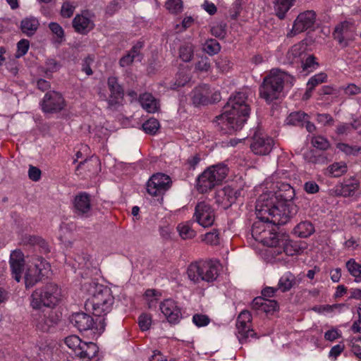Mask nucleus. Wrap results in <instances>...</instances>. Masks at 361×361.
<instances>
[{
	"label": "nucleus",
	"instance_id": "obj_17",
	"mask_svg": "<svg viewBox=\"0 0 361 361\" xmlns=\"http://www.w3.org/2000/svg\"><path fill=\"white\" fill-rule=\"evenodd\" d=\"M213 97L212 91L208 85L204 84L196 87L191 92L192 103L197 105H206L219 99V94L215 93Z\"/></svg>",
	"mask_w": 361,
	"mask_h": 361
},
{
	"label": "nucleus",
	"instance_id": "obj_19",
	"mask_svg": "<svg viewBox=\"0 0 361 361\" xmlns=\"http://www.w3.org/2000/svg\"><path fill=\"white\" fill-rule=\"evenodd\" d=\"M73 27L80 34H86L94 27L93 16L88 11L77 14L73 20Z\"/></svg>",
	"mask_w": 361,
	"mask_h": 361
},
{
	"label": "nucleus",
	"instance_id": "obj_10",
	"mask_svg": "<svg viewBox=\"0 0 361 361\" xmlns=\"http://www.w3.org/2000/svg\"><path fill=\"white\" fill-rule=\"evenodd\" d=\"M251 321L252 316L248 311H242L238 315L236 322L237 337L241 343L247 342L250 338H254L256 335L254 330L251 329Z\"/></svg>",
	"mask_w": 361,
	"mask_h": 361
},
{
	"label": "nucleus",
	"instance_id": "obj_40",
	"mask_svg": "<svg viewBox=\"0 0 361 361\" xmlns=\"http://www.w3.org/2000/svg\"><path fill=\"white\" fill-rule=\"evenodd\" d=\"M308 115L304 112H293L291 113L286 119V123L288 125L299 126L303 125L306 119H308Z\"/></svg>",
	"mask_w": 361,
	"mask_h": 361
},
{
	"label": "nucleus",
	"instance_id": "obj_48",
	"mask_svg": "<svg viewBox=\"0 0 361 361\" xmlns=\"http://www.w3.org/2000/svg\"><path fill=\"white\" fill-rule=\"evenodd\" d=\"M210 67L209 59L207 56H202L195 63V69L198 72H207Z\"/></svg>",
	"mask_w": 361,
	"mask_h": 361
},
{
	"label": "nucleus",
	"instance_id": "obj_32",
	"mask_svg": "<svg viewBox=\"0 0 361 361\" xmlns=\"http://www.w3.org/2000/svg\"><path fill=\"white\" fill-rule=\"evenodd\" d=\"M207 170L210 171V176L216 185L220 184L224 180L228 171V168L224 164L214 165Z\"/></svg>",
	"mask_w": 361,
	"mask_h": 361
},
{
	"label": "nucleus",
	"instance_id": "obj_26",
	"mask_svg": "<svg viewBox=\"0 0 361 361\" xmlns=\"http://www.w3.org/2000/svg\"><path fill=\"white\" fill-rule=\"evenodd\" d=\"M307 44L300 42L293 45L286 54L287 62L289 63H300L305 56Z\"/></svg>",
	"mask_w": 361,
	"mask_h": 361
},
{
	"label": "nucleus",
	"instance_id": "obj_61",
	"mask_svg": "<svg viewBox=\"0 0 361 361\" xmlns=\"http://www.w3.org/2000/svg\"><path fill=\"white\" fill-rule=\"evenodd\" d=\"M319 185L312 180L307 181L304 185V190L308 194H314L319 191Z\"/></svg>",
	"mask_w": 361,
	"mask_h": 361
},
{
	"label": "nucleus",
	"instance_id": "obj_28",
	"mask_svg": "<svg viewBox=\"0 0 361 361\" xmlns=\"http://www.w3.org/2000/svg\"><path fill=\"white\" fill-rule=\"evenodd\" d=\"M140 103L148 113H155L159 109V102L149 93H144L140 96Z\"/></svg>",
	"mask_w": 361,
	"mask_h": 361
},
{
	"label": "nucleus",
	"instance_id": "obj_36",
	"mask_svg": "<svg viewBox=\"0 0 361 361\" xmlns=\"http://www.w3.org/2000/svg\"><path fill=\"white\" fill-rule=\"evenodd\" d=\"M347 171L348 166L345 162H335L327 167L326 174L331 177H340Z\"/></svg>",
	"mask_w": 361,
	"mask_h": 361
},
{
	"label": "nucleus",
	"instance_id": "obj_1",
	"mask_svg": "<svg viewBox=\"0 0 361 361\" xmlns=\"http://www.w3.org/2000/svg\"><path fill=\"white\" fill-rule=\"evenodd\" d=\"M290 176V172L284 169H278L267 180V188L271 190L264 192L256 202L257 220L252 228V236L258 242L271 248L276 241L279 233L276 226L286 224L295 209L291 200L295 197V190L289 183L283 182Z\"/></svg>",
	"mask_w": 361,
	"mask_h": 361
},
{
	"label": "nucleus",
	"instance_id": "obj_16",
	"mask_svg": "<svg viewBox=\"0 0 361 361\" xmlns=\"http://www.w3.org/2000/svg\"><path fill=\"white\" fill-rule=\"evenodd\" d=\"M159 309L170 324H178L182 318L181 309L177 302L172 299H166L159 305Z\"/></svg>",
	"mask_w": 361,
	"mask_h": 361
},
{
	"label": "nucleus",
	"instance_id": "obj_64",
	"mask_svg": "<svg viewBox=\"0 0 361 361\" xmlns=\"http://www.w3.org/2000/svg\"><path fill=\"white\" fill-rule=\"evenodd\" d=\"M190 80V77L183 72H179L176 75L175 85L180 87L185 85Z\"/></svg>",
	"mask_w": 361,
	"mask_h": 361
},
{
	"label": "nucleus",
	"instance_id": "obj_30",
	"mask_svg": "<svg viewBox=\"0 0 361 361\" xmlns=\"http://www.w3.org/2000/svg\"><path fill=\"white\" fill-rule=\"evenodd\" d=\"M39 25V20L37 18L29 16L23 18L20 23L21 31L27 36L33 35Z\"/></svg>",
	"mask_w": 361,
	"mask_h": 361
},
{
	"label": "nucleus",
	"instance_id": "obj_45",
	"mask_svg": "<svg viewBox=\"0 0 361 361\" xmlns=\"http://www.w3.org/2000/svg\"><path fill=\"white\" fill-rule=\"evenodd\" d=\"M204 50L209 55L217 54L220 51V45L215 39L207 40L204 46Z\"/></svg>",
	"mask_w": 361,
	"mask_h": 361
},
{
	"label": "nucleus",
	"instance_id": "obj_33",
	"mask_svg": "<svg viewBox=\"0 0 361 361\" xmlns=\"http://www.w3.org/2000/svg\"><path fill=\"white\" fill-rule=\"evenodd\" d=\"M343 307V304L317 305L314 306L312 310L326 317H333L335 314L341 312Z\"/></svg>",
	"mask_w": 361,
	"mask_h": 361
},
{
	"label": "nucleus",
	"instance_id": "obj_39",
	"mask_svg": "<svg viewBox=\"0 0 361 361\" xmlns=\"http://www.w3.org/2000/svg\"><path fill=\"white\" fill-rule=\"evenodd\" d=\"M194 53V45L190 42L183 44L179 49V57L185 61L188 62L191 61Z\"/></svg>",
	"mask_w": 361,
	"mask_h": 361
},
{
	"label": "nucleus",
	"instance_id": "obj_51",
	"mask_svg": "<svg viewBox=\"0 0 361 361\" xmlns=\"http://www.w3.org/2000/svg\"><path fill=\"white\" fill-rule=\"evenodd\" d=\"M312 145L321 150H325L329 148V141L322 136H315L312 138Z\"/></svg>",
	"mask_w": 361,
	"mask_h": 361
},
{
	"label": "nucleus",
	"instance_id": "obj_2",
	"mask_svg": "<svg viewBox=\"0 0 361 361\" xmlns=\"http://www.w3.org/2000/svg\"><path fill=\"white\" fill-rule=\"evenodd\" d=\"M247 95L237 92L230 97L224 106L223 113L216 117V123L225 133H232L240 130L250 115Z\"/></svg>",
	"mask_w": 361,
	"mask_h": 361
},
{
	"label": "nucleus",
	"instance_id": "obj_34",
	"mask_svg": "<svg viewBox=\"0 0 361 361\" xmlns=\"http://www.w3.org/2000/svg\"><path fill=\"white\" fill-rule=\"evenodd\" d=\"M293 231L300 238H307L314 233V228L311 222L305 221L298 224L294 228Z\"/></svg>",
	"mask_w": 361,
	"mask_h": 361
},
{
	"label": "nucleus",
	"instance_id": "obj_59",
	"mask_svg": "<svg viewBox=\"0 0 361 361\" xmlns=\"http://www.w3.org/2000/svg\"><path fill=\"white\" fill-rule=\"evenodd\" d=\"M352 128L354 129H357L358 128V126L356 125L355 123H343L337 127L336 132L338 135H347L348 133H350V129Z\"/></svg>",
	"mask_w": 361,
	"mask_h": 361
},
{
	"label": "nucleus",
	"instance_id": "obj_29",
	"mask_svg": "<svg viewBox=\"0 0 361 361\" xmlns=\"http://www.w3.org/2000/svg\"><path fill=\"white\" fill-rule=\"evenodd\" d=\"M216 185V183L213 181L210 176V171L205 170L197 178V189L201 193L207 192Z\"/></svg>",
	"mask_w": 361,
	"mask_h": 361
},
{
	"label": "nucleus",
	"instance_id": "obj_3",
	"mask_svg": "<svg viewBox=\"0 0 361 361\" xmlns=\"http://www.w3.org/2000/svg\"><path fill=\"white\" fill-rule=\"evenodd\" d=\"M81 290L88 295L85 304V308L94 315L102 317L111 310L114 298L109 288L94 281H85Z\"/></svg>",
	"mask_w": 361,
	"mask_h": 361
},
{
	"label": "nucleus",
	"instance_id": "obj_18",
	"mask_svg": "<svg viewBox=\"0 0 361 361\" xmlns=\"http://www.w3.org/2000/svg\"><path fill=\"white\" fill-rule=\"evenodd\" d=\"M73 211L82 218H87L92 214V204L90 195L86 192H80L73 200Z\"/></svg>",
	"mask_w": 361,
	"mask_h": 361
},
{
	"label": "nucleus",
	"instance_id": "obj_54",
	"mask_svg": "<svg viewBox=\"0 0 361 361\" xmlns=\"http://www.w3.org/2000/svg\"><path fill=\"white\" fill-rule=\"evenodd\" d=\"M202 240L207 244L216 245L219 243V233L216 230H213L204 234Z\"/></svg>",
	"mask_w": 361,
	"mask_h": 361
},
{
	"label": "nucleus",
	"instance_id": "obj_21",
	"mask_svg": "<svg viewBox=\"0 0 361 361\" xmlns=\"http://www.w3.org/2000/svg\"><path fill=\"white\" fill-rule=\"evenodd\" d=\"M108 87L110 91L109 105L111 109H116L117 105L121 104L123 98V91L121 86L118 83L117 78L110 77L107 81Z\"/></svg>",
	"mask_w": 361,
	"mask_h": 361
},
{
	"label": "nucleus",
	"instance_id": "obj_7",
	"mask_svg": "<svg viewBox=\"0 0 361 361\" xmlns=\"http://www.w3.org/2000/svg\"><path fill=\"white\" fill-rule=\"evenodd\" d=\"M65 345L71 350V353L80 359V361H90L98 352L97 345L92 342H82L75 336L71 335L64 339Z\"/></svg>",
	"mask_w": 361,
	"mask_h": 361
},
{
	"label": "nucleus",
	"instance_id": "obj_15",
	"mask_svg": "<svg viewBox=\"0 0 361 361\" xmlns=\"http://www.w3.org/2000/svg\"><path fill=\"white\" fill-rule=\"evenodd\" d=\"M196 221L202 227L207 228L213 225L215 219L214 210L205 202H199L194 214Z\"/></svg>",
	"mask_w": 361,
	"mask_h": 361
},
{
	"label": "nucleus",
	"instance_id": "obj_5",
	"mask_svg": "<svg viewBox=\"0 0 361 361\" xmlns=\"http://www.w3.org/2000/svg\"><path fill=\"white\" fill-rule=\"evenodd\" d=\"M62 298L61 289L56 284L50 283L32 293L30 305L35 310L42 307H54L59 304Z\"/></svg>",
	"mask_w": 361,
	"mask_h": 361
},
{
	"label": "nucleus",
	"instance_id": "obj_38",
	"mask_svg": "<svg viewBox=\"0 0 361 361\" xmlns=\"http://www.w3.org/2000/svg\"><path fill=\"white\" fill-rule=\"evenodd\" d=\"M177 230L180 238L183 240L192 239L196 235V232L192 228L189 222L178 224Z\"/></svg>",
	"mask_w": 361,
	"mask_h": 361
},
{
	"label": "nucleus",
	"instance_id": "obj_50",
	"mask_svg": "<svg viewBox=\"0 0 361 361\" xmlns=\"http://www.w3.org/2000/svg\"><path fill=\"white\" fill-rule=\"evenodd\" d=\"M30 47V42L27 39H20L17 43V51L16 53V58L18 59L24 56L28 51Z\"/></svg>",
	"mask_w": 361,
	"mask_h": 361
},
{
	"label": "nucleus",
	"instance_id": "obj_25",
	"mask_svg": "<svg viewBox=\"0 0 361 361\" xmlns=\"http://www.w3.org/2000/svg\"><path fill=\"white\" fill-rule=\"evenodd\" d=\"M360 187V181L355 177L351 176L343 180V183L336 187V192L343 197L354 195Z\"/></svg>",
	"mask_w": 361,
	"mask_h": 361
},
{
	"label": "nucleus",
	"instance_id": "obj_57",
	"mask_svg": "<svg viewBox=\"0 0 361 361\" xmlns=\"http://www.w3.org/2000/svg\"><path fill=\"white\" fill-rule=\"evenodd\" d=\"M49 27L56 36L58 41L61 42L64 36V32L62 27L56 23H51L49 25Z\"/></svg>",
	"mask_w": 361,
	"mask_h": 361
},
{
	"label": "nucleus",
	"instance_id": "obj_55",
	"mask_svg": "<svg viewBox=\"0 0 361 361\" xmlns=\"http://www.w3.org/2000/svg\"><path fill=\"white\" fill-rule=\"evenodd\" d=\"M145 300L149 308H152L156 305L158 300L157 293L154 290H147L145 294Z\"/></svg>",
	"mask_w": 361,
	"mask_h": 361
},
{
	"label": "nucleus",
	"instance_id": "obj_43",
	"mask_svg": "<svg viewBox=\"0 0 361 361\" xmlns=\"http://www.w3.org/2000/svg\"><path fill=\"white\" fill-rule=\"evenodd\" d=\"M159 128V123L155 118H149L142 124L143 130L148 134L154 135Z\"/></svg>",
	"mask_w": 361,
	"mask_h": 361
},
{
	"label": "nucleus",
	"instance_id": "obj_47",
	"mask_svg": "<svg viewBox=\"0 0 361 361\" xmlns=\"http://www.w3.org/2000/svg\"><path fill=\"white\" fill-rule=\"evenodd\" d=\"M166 8L170 13H178L183 9V2L181 0H167Z\"/></svg>",
	"mask_w": 361,
	"mask_h": 361
},
{
	"label": "nucleus",
	"instance_id": "obj_13",
	"mask_svg": "<svg viewBox=\"0 0 361 361\" xmlns=\"http://www.w3.org/2000/svg\"><path fill=\"white\" fill-rule=\"evenodd\" d=\"M171 178L164 173L153 175L147 183V191L152 196L163 195L170 187Z\"/></svg>",
	"mask_w": 361,
	"mask_h": 361
},
{
	"label": "nucleus",
	"instance_id": "obj_41",
	"mask_svg": "<svg viewBox=\"0 0 361 361\" xmlns=\"http://www.w3.org/2000/svg\"><path fill=\"white\" fill-rule=\"evenodd\" d=\"M142 47L141 44H139L133 47L130 52L126 56H123L120 60V65L123 67L130 65L135 59L138 57L139 49Z\"/></svg>",
	"mask_w": 361,
	"mask_h": 361
},
{
	"label": "nucleus",
	"instance_id": "obj_49",
	"mask_svg": "<svg viewBox=\"0 0 361 361\" xmlns=\"http://www.w3.org/2000/svg\"><path fill=\"white\" fill-rule=\"evenodd\" d=\"M138 324L142 331L149 330L152 325L151 315L142 313L138 318Z\"/></svg>",
	"mask_w": 361,
	"mask_h": 361
},
{
	"label": "nucleus",
	"instance_id": "obj_60",
	"mask_svg": "<svg viewBox=\"0 0 361 361\" xmlns=\"http://www.w3.org/2000/svg\"><path fill=\"white\" fill-rule=\"evenodd\" d=\"M23 242L24 244L31 245H42L44 243L43 240L41 238L35 235L25 236L23 238Z\"/></svg>",
	"mask_w": 361,
	"mask_h": 361
},
{
	"label": "nucleus",
	"instance_id": "obj_63",
	"mask_svg": "<svg viewBox=\"0 0 361 361\" xmlns=\"http://www.w3.org/2000/svg\"><path fill=\"white\" fill-rule=\"evenodd\" d=\"M216 66L222 72L228 71L231 67V61L227 58H220L216 61Z\"/></svg>",
	"mask_w": 361,
	"mask_h": 361
},
{
	"label": "nucleus",
	"instance_id": "obj_44",
	"mask_svg": "<svg viewBox=\"0 0 361 361\" xmlns=\"http://www.w3.org/2000/svg\"><path fill=\"white\" fill-rule=\"evenodd\" d=\"M327 75L324 73H319L318 74L314 75L311 77L307 82V87H309L310 90H313V89L318 85L326 81Z\"/></svg>",
	"mask_w": 361,
	"mask_h": 361
},
{
	"label": "nucleus",
	"instance_id": "obj_9",
	"mask_svg": "<svg viewBox=\"0 0 361 361\" xmlns=\"http://www.w3.org/2000/svg\"><path fill=\"white\" fill-rule=\"evenodd\" d=\"M70 322L80 331L91 330L98 335L104 331L105 327L104 318L94 322L90 315L84 312L73 313L70 317Z\"/></svg>",
	"mask_w": 361,
	"mask_h": 361
},
{
	"label": "nucleus",
	"instance_id": "obj_22",
	"mask_svg": "<svg viewBox=\"0 0 361 361\" xmlns=\"http://www.w3.org/2000/svg\"><path fill=\"white\" fill-rule=\"evenodd\" d=\"M9 263L13 277L17 282H19L21 279V274L25 269L23 253L19 250L13 251L10 255Z\"/></svg>",
	"mask_w": 361,
	"mask_h": 361
},
{
	"label": "nucleus",
	"instance_id": "obj_12",
	"mask_svg": "<svg viewBox=\"0 0 361 361\" xmlns=\"http://www.w3.org/2000/svg\"><path fill=\"white\" fill-rule=\"evenodd\" d=\"M316 20V13L314 11H305L300 13L293 22L291 30L288 33V37H293L299 33L311 29Z\"/></svg>",
	"mask_w": 361,
	"mask_h": 361
},
{
	"label": "nucleus",
	"instance_id": "obj_52",
	"mask_svg": "<svg viewBox=\"0 0 361 361\" xmlns=\"http://www.w3.org/2000/svg\"><path fill=\"white\" fill-rule=\"evenodd\" d=\"M75 4L70 1H66L63 4L61 9V14L63 18H70L73 16L75 9Z\"/></svg>",
	"mask_w": 361,
	"mask_h": 361
},
{
	"label": "nucleus",
	"instance_id": "obj_23",
	"mask_svg": "<svg viewBox=\"0 0 361 361\" xmlns=\"http://www.w3.org/2000/svg\"><path fill=\"white\" fill-rule=\"evenodd\" d=\"M240 195V192L239 190H235L228 185L225 186L217 192L216 202L224 208H227L235 202Z\"/></svg>",
	"mask_w": 361,
	"mask_h": 361
},
{
	"label": "nucleus",
	"instance_id": "obj_11",
	"mask_svg": "<svg viewBox=\"0 0 361 361\" xmlns=\"http://www.w3.org/2000/svg\"><path fill=\"white\" fill-rule=\"evenodd\" d=\"M276 241L271 247V250L270 252H273V255H278L285 252L286 255H294L297 254L300 247L296 243H293L289 239V236L283 233H279L276 238Z\"/></svg>",
	"mask_w": 361,
	"mask_h": 361
},
{
	"label": "nucleus",
	"instance_id": "obj_20",
	"mask_svg": "<svg viewBox=\"0 0 361 361\" xmlns=\"http://www.w3.org/2000/svg\"><path fill=\"white\" fill-rule=\"evenodd\" d=\"M274 146V140L266 135H256L251 143L252 151L259 155L268 154Z\"/></svg>",
	"mask_w": 361,
	"mask_h": 361
},
{
	"label": "nucleus",
	"instance_id": "obj_46",
	"mask_svg": "<svg viewBox=\"0 0 361 361\" xmlns=\"http://www.w3.org/2000/svg\"><path fill=\"white\" fill-rule=\"evenodd\" d=\"M336 147L346 155H357L360 151V147L357 146H350L345 143H338Z\"/></svg>",
	"mask_w": 361,
	"mask_h": 361
},
{
	"label": "nucleus",
	"instance_id": "obj_58",
	"mask_svg": "<svg viewBox=\"0 0 361 361\" xmlns=\"http://www.w3.org/2000/svg\"><path fill=\"white\" fill-rule=\"evenodd\" d=\"M345 94L348 96L361 94V87L353 83L349 84L343 88Z\"/></svg>",
	"mask_w": 361,
	"mask_h": 361
},
{
	"label": "nucleus",
	"instance_id": "obj_42",
	"mask_svg": "<svg viewBox=\"0 0 361 361\" xmlns=\"http://www.w3.org/2000/svg\"><path fill=\"white\" fill-rule=\"evenodd\" d=\"M54 324V320L50 318V314L49 313L48 315L44 314L38 319L37 327L42 331H48Z\"/></svg>",
	"mask_w": 361,
	"mask_h": 361
},
{
	"label": "nucleus",
	"instance_id": "obj_35",
	"mask_svg": "<svg viewBox=\"0 0 361 361\" xmlns=\"http://www.w3.org/2000/svg\"><path fill=\"white\" fill-rule=\"evenodd\" d=\"M295 282V276L290 271H288L279 279L277 288L281 292H286L293 286Z\"/></svg>",
	"mask_w": 361,
	"mask_h": 361
},
{
	"label": "nucleus",
	"instance_id": "obj_56",
	"mask_svg": "<svg viewBox=\"0 0 361 361\" xmlns=\"http://www.w3.org/2000/svg\"><path fill=\"white\" fill-rule=\"evenodd\" d=\"M300 63H302L303 70L307 71H312L317 66V63L315 62V58L312 55L307 57L305 61L302 59Z\"/></svg>",
	"mask_w": 361,
	"mask_h": 361
},
{
	"label": "nucleus",
	"instance_id": "obj_53",
	"mask_svg": "<svg viewBox=\"0 0 361 361\" xmlns=\"http://www.w3.org/2000/svg\"><path fill=\"white\" fill-rule=\"evenodd\" d=\"M192 322L197 327H203L209 324L210 319L205 314H195L192 317Z\"/></svg>",
	"mask_w": 361,
	"mask_h": 361
},
{
	"label": "nucleus",
	"instance_id": "obj_8",
	"mask_svg": "<svg viewBox=\"0 0 361 361\" xmlns=\"http://www.w3.org/2000/svg\"><path fill=\"white\" fill-rule=\"evenodd\" d=\"M50 272L49 264L42 257H35L26 264L25 283L26 288L32 287L42 277L48 276Z\"/></svg>",
	"mask_w": 361,
	"mask_h": 361
},
{
	"label": "nucleus",
	"instance_id": "obj_6",
	"mask_svg": "<svg viewBox=\"0 0 361 361\" xmlns=\"http://www.w3.org/2000/svg\"><path fill=\"white\" fill-rule=\"evenodd\" d=\"M188 279L194 284L201 281L212 282L219 275V264L214 262H194L187 269Z\"/></svg>",
	"mask_w": 361,
	"mask_h": 361
},
{
	"label": "nucleus",
	"instance_id": "obj_4",
	"mask_svg": "<svg viewBox=\"0 0 361 361\" xmlns=\"http://www.w3.org/2000/svg\"><path fill=\"white\" fill-rule=\"evenodd\" d=\"M294 78L286 72L279 69H272L269 74L264 78L259 88L260 97L267 103L281 99L283 96L285 84L292 86Z\"/></svg>",
	"mask_w": 361,
	"mask_h": 361
},
{
	"label": "nucleus",
	"instance_id": "obj_14",
	"mask_svg": "<svg viewBox=\"0 0 361 361\" xmlns=\"http://www.w3.org/2000/svg\"><path fill=\"white\" fill-rule=\"evenodd\" d=\"M65 100L62 95L55 91L45 94L42 102V109L45 113H56L64 109Z\"/></svg>",
	"mask_w": 361,
	"mask_h": 361
},
{
	"label": "nucleus",
	"instance_id": "obj_31",
	"mask_svg": "<svg viewBox=\"0 0 361 361\" xmlns=\"http://www.w3.org/2000/svg\"><path fill=\"white\" fill-rule=\"evenodd\" d=\"M296 0H274V8L276 16L283 19L287 12L294 5Z\"/></svg>",
	"mask_w": 361,
	"mask_h": 361
},
{
	"label": "nucleus",
	"instance_id": "obj_24",
	"mask_svg": "<svg viewBox=\"0 0 361 361\" xmlns=\"http://www.w3.org/2000/svg\"><path fill=\"white\" fill-rule=\"evenodd\" d=\"M355 25L348 21H344L339 23L334 32V37L340 43L345 40H352L355 38Z\"/></svg>",
	"mask_w": 361,
	"mask_h": 361
},
{
	"label": "nucleus",
	"instance_id": "obj_37",
	"mask_svg": "<svg viewBox=\"0 0 361 361\" xmlns=\"http://www.w3.org/2000/svg\"><path fill=\"white\" fill-rule=\"evenodd\" d=\"M345 267L350 274L355 278V281L360 283L361 264L357 263L354 259H350L345 263Z\"/></svg>",
	"mask_w": 361,
	"mask_h": 361
},
{
	"label": "nucleus",
	"instance_id": "obj_62",
	"mask_svg": "<svg viewBox=\"0 0 361 361\" xmlns=\"http://www.w3.org/2000/svg\"><path fill=\"white\" fill-rule=\"evenodd\" d=\"M28 176L33 181H38L41 178V171L35 167L30 166L28 170Z\"/></svg>",
	"mask_w": 361,
	"mask_h": 361
},
{
	"label": "nucleus",
	"instance_id": "obj_27",
	"mask_svg": "<svg viewBox=\"0 0 361 361\" xmlns=\"http://www.w3.org/2000/svg\"><path fill=\"white\" fill-rule=\"evenodd\" d=\"M253 307L262 312L271 314L279 308L278 303L274 300H267L264 298H256L252 302Z\"/></svg>",
	"mask_w": 361,
	"mask_h": 361
}]
</instances>
